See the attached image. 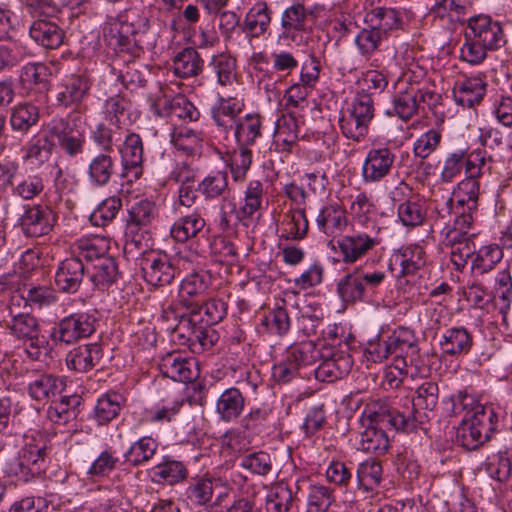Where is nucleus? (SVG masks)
<instances>
[{"instance_id": "nucleus-29", "label": "nucleus", "mask_w": 512, "mask_h": 512, "mask_svg": "<svg viewBox=\"0 0 512 512\" xmlns=\"http://www.w3.org/2000/svg\"><path fill=\"white\" fill-rule=\"evenodd\" d=\"M30 36L43 47L56 49L63 42L64 32L54 22L38 19L30 27Z\"/></svg>"}, {"instance_id": "nucleus-48", "label": "nucleus", "mask_w": 512, "mask_h": 512, "mask_svg": "<svg viewBox=\"0 0 512 512\" xmlns=\"http://www.w3.org/2000/svg\"><path fill=\"white\" fill-rule=\"evenodd\" d=\"M157 447L155 439L145 436L134 442L124 456L131 465L138 466L149 461L156 453Z\"/></svg>"}, {"instance_id": "nucleus-25", "label": "nucleus", "mask_w": 512, "mask_h": 512, "mask_svg": "<svg viewBox=\"0 0 512 512\" xmlns=\"http://www.w3.org/2000/svg\"><path fill=\"white\" fill-rule=\"evenodd\" d=\"M50 72L43 63H29L22 68L20 81L27 94H46Z\"/></svg>"}, {"instance_id": "nucleus-62", "label": "nucleus", "mask_w": 512, "mask_h": 512, "mask_svg": "<svg viewBox=\"0 0 512 512\" xmlns=\"http://www.w3.org/2000/svg\"><path fill=\"white\" fill-rule=\"evenodd\" d=\"M228 187L227 175L217 172L206 176L199 184L197 190L206 198L214 199L221 196Z\"/></svg>"}, {"instance_id": "nucleus-33", "label": "nucleus", "mask_w": 512, "mask_h": 512, "mask_svg": "<svg viewBox=\"0 0 512 512\" xmlns=\"http://www.w3.org/2000/svg\"><path fill=\"white\" fill-rule=\"evenodd\" d=\"M204 227V218L194 212L178 218L171 226L170 235L175 241L184 243L196 238Z\"/></svg>"}, {"instance_id": "nucleus-60", "label": "nucleus", "mask_w": 512, "mask_h": 512, "mask_svg": "<svg viewBox=\"0 0 512 512\" xmlns=\"http://www.w3.org/2000/svg\"><path fill=\"white\" fill-rule=\"evenodd\" d=\"M212 66L221 86L233 85L236 80V62L233 58L224 54L217 55L212 60Z\"/></svg>"}, {"instance_id": "nucleus-3", "label": "nucleus", "mask_w": 512, "mask_h": 512, "mask_svg": "<svg viewBox=\"0 0 512 512\" xmlns=\"http://www.w3.org/2000/svg\"><path fill=\"white\" fill-rule=\"evenodd\" d=\"M499 417L491 405H477L470 417L462 420L456 441L467 450H476L497 430Z\"/></svg>"}, {"instance_id": "nucleus-40", "label": "nucleus", "mask_w": 512, "mask_h": 512, "mask_svg": "<svg viewBox=\"0 0 512 512\" xmlns=\"http://www.w3.org/2000/svg\"><path fill=\"white\" fill-rule=\"evenodd\" d=\"M294 502V494L289 485L279 481L272 485L266 499L267 512H289Z\"/></svg>"}, {"instance_id": "nucleus-4", "label": "nucleus", "mask_w": 512, "mask_h": 512, "mask_svg": "<svg viewBox=\"0 0 512 512\" xmlns=\"http://www.w3.org/2000/svg\"><path fill=\"white\" fill-rule=\"evenodd\" d=\"M286 99L287 115L282 114L276 122L273 144L278 151L291 153L299 140L297 118L301 116V112L307 106V102L306 98Z\"/></svg>"}, {"instance_id": "nucleus-2", "label": "nucleus", "mask_w": 512, "mask_h": 512, "mask_svg": "<svg viewBox=\"0 0 512 512\" xmlns=\"http://www.w3.org/2000/svg\"><path fill=\"white\" fill-rule=\"evenodd\" d=\"M485 159L481 153H471L465 161V178L460 181L449 198L447 204L453 215H460L459 223L464 227H471L473 214L478 209L480 195V182L482 167Z\"/></svg>"}, {"instance_id": "nucleus-15", "label": "nucleus", "mask_w": 512, "mask_h": 512, "mask_svg": "<svg viewBox=\"0 0 512 512\" xmlns=\"http://www.w3.org/2000/svg\"><path fill=\"white\" fill-rule=\"evenodd\" d=\"M395 161L394 153L386 147L371 149L362 167L365 182H378L386 177Z\"/></svg>"}, {"instance_id": "nucleus-24", "label": "nucleus", "mask_w": 512, "mask_h": 512, "mask_svg": "<svg viewBox=\"0 0 512 512\" xmlns=\"http://www.w3.org/2000/svg\"><path fill=\"white\" fill-rule=\"evenodd\" d=\"M117 173V162L109 153L94 156L88 164L87 176L92 186L104 187Z\"/></svg>"}, {"instance_id": "nucleus-58", "label": "nucleus", "mask_w": 512, "mask_h": 512, "mask_svg": "<svg viewBox=\"0 0 512 512\" xmlns=\"http://www.w3.org/2000/svg\"><path fill=\"white\" fill-rule=\"evenodd\" d=\"M262 325L271 334L282 336L290 329V318L286 308L277 306L270 311L263 319Z\"/></svg>"}, {"instance_id": "nucleus-37", "label": "nucleus", "mask_w": 512, "mask_h": 512, "mask_svg": "<svg viewBox=\"0 0 512 512\" xmlns=\"http://www.w3.org/2000/svg\"><path fill=\"white\" fill-rule=\"evenodd\" d=\"M503 257V252L497 245L481 247L472 256L471 272L473 276H482L494 269Z\"/></svg>"}, {"instance_id": "nucleus-38", "label": "nucleus", "mask_w": 512, "mask_h": 512, "mask_svg": "<svg viewBox=\"0 0 512 512\" xmlns=\"http://www.w3.org/2000/svg\"><path fill=\"white\" fill-rule=\"evenodd\" d=\"M397 215L403 226L415 228L423 224L427 210L422 200L412 197L399 204Z\"/></svg>"}, {"instance_id": "nucleus-54", "label": "nucleus", "mask_w": 512, "mask_h": 512, "mask_svg": "<svg viewBox=\"0 0 512 512\" xmlns=\"http://www.w3.org/2000/svg\"><path fill=\"white\" fill-rule=\"evenodd\" d=\"M122 208V200L118 196H111L91 214L90 220L97 226H105L110 223Z\"/></svg>"}, {"instance_id": "nucleus-63", "label": "nucleus", "mask_w": 512, "mask_h": 512, "mask_svg": "<svg viewBox=\"0 0 512 512\" xmlns=\"http://www.w3.org/2000/svg\"><path fill=\"white\" fill-rule=\"evenodd\" d=\"M53 146V142L47 137L39 138L27 145L23 158L25 161H30L33 164L40 165L48 161L51 156Z\"/></svg>"}, {"instance_id": "nucleus-57", "label": "nucleus", "mask_w": 512, "mask_h": 512, "mask_svg": "<svg viewBox=\"0 0 512 512\" xmlns=\"http://www.w3.org/2000/svg\"><path fill=\"white\" fill-rule=\"evenodd\" d=\"M383 32L374 27L367 29L363 28L356 36L355 44L364 57L367 59L378 50L382 40Z\"/></svg>"}, {"instance_id": "nucleus-13", "label": "nucleus", "mask_w": 512, "mask_h": 512, "mask_svg": "<svg viewBox=\"0 0 512 512\" xmlns=\"http://www.w3.org/2000/svg\"><path fill=\"white\" fill-rule=\"evenodd\" d=\"M28 394L36 401H48L61 395L66 385L57 376L42 372H32L28 376Z\"/></svg>"}, {"instance_id": "nucleus-43", "label": "nucleus", "mask_w": 512, "mask_h": 512, "mask_svg": "<svg viewBox=\"0 0 512 512\" xmlns=\"http://www.w3.org/2000/svg\"><path fill=\"white\" fill-rule=\"evenodd\" d=\"M321 71V63L318 57L314 54H310L308 59L303 62L300 73V80L298 83L290 86L285 94L291 90L299 89L298 93L308 94L309 88H313L319 80Z\"/></svg>"}, {"instance_id": "nucleus-49", "label": "nucleus", "mask_w": 512, "mask_h": 512, "mask_svg": "<svg viewBox=\"0 0 512 512\" xmlns=\"http://www.w3.org/2000/svg\"><path fill=\"white\" fill-rule=\"evenodd\" d=\"M118 270L113 257L106 256L92 264L91 281L98 287H104L116 280Z\"/></svg>"}, {"instance_id": "nucleus-28", "label": "nucleus", "mask_w": 512, "mask_h": 512, "mask_svg": "<svg viewBox=\"0 0 512 512\" xmlns=\"http://www.w3.org/2000/svg\"><path fill=\"white\" fill-rule=\"evenodd\" d=\"M263 196V184L259 180H251L244 191L243 204L237 210L235 220L248 226L253 215L260 210Z\"/></svg>"}, {"instance_id": "nucleus-59", "label": "nucleus", "mask_w": 512, "mask_h": 512, "mask_svg": "<svg viewBox=\"0 0 512 512\" xmlns=\"http://www.w3.org/2000/svg\"><path fill=\"white\" fill-rule=\"evenodd\" d=\"M39 118L38 108L29 103L19 104L12 112L11 125L14 129L26 131L36 124Z\"/></svg>"}, {"instance_id": "nucleus-1", "label": "nucleus", "mask_w": 512, "mask_h": 512, "mask_svg": "<svg viewBox=\"0 0 512 512\" xmlns=\"http://www.w3.org/2000/svg\"><path fill=\"white\" fill-rule=\"evenodd\" d=\"M422 415H407L398 410H389L385 406L372 404L367 406L361 418L365 429L360 433L359 449L367 453L384 454L389 447V438L384 428L391 426L396 430L413 431L423 423Z\"/></svg>"}, {"instance_id": "nucleus-55", "label": "nucleus", "mask_w": 512, "mask_h": 512, "mask_svg": "<svg viewBox=\"0 0 512 512\" xmlns=\"http://www.w3.org/2000/svg\"><path fill=\"white\" fill-rule=\"evenodd\" d=\"M123 165L126 168H135L142 163L143 144L139 135L131 133L121 149Z\"/></svg>"}, {"instance_id": "nucleus-30", "label": "nucleus", "mask_w": 512, "mask_h": 512, "mask_svg": "<svg viewBox=\"0 0 512 512\" xmlns=\"http://www.w3.org/2000/svg\"><path fill=\"white\" fill-rule=\"evenodd\" d=\"M125 405L126 398L121 393L107 392L97 400L94 419L99 425H106L119 415Z\"/></svg>"}, {"instance_id": "nucleus-39", "label": "nucleus", "mask_w": 512, "mask_h": 512, "mask_svg": "<svg viewBox=\"0 0 512 512\" xmlns=\"http://www.w3.org/2000/svg\"><path fill=\"white\" fill-rule=\"evenodd\" d=\"M203 60L200 58L198 52L192 48L187 47L180 51L173 60L174 73L179 77H193L202 71Z\"/></svg>"}, {"instance_id": "nucleus-27", "label": "nucleus", "mask_w": 512, "mask_h": 512, "mask_svg": "<svg viewBox=\"0 0 512 512\" xmlns=\"http://www.w3.org/2000/svg\"><path fill=\"white\" fill-rule=\"evenodd\" d=\"M439 388L436 382L425 381L415 392L412 400V408L406 407L402 412L406 415L410 412L411 415H422L423 422L427 419L426 412L421 413L419 410L432 411L438 403Z\"/></svg>"}, {"instance_id": "nucleus-5", "label": "nucleus", "mask_w": 512, "mask_h": 512, "mask_svg": "<svg viewBox=\"0 0 512 512\" xmlns=\"http://www.w3.org/2000/svg\"><path fill=\"white\" fill-rule=\"evenodd\" d=\"M96 318L86 313H75L63 318L52 330L51 336L66 344L91 336L96 330Z\"/></svg>"}, {"instance_id": "nucleus-50", "label": "nucleus", "mask_w": 512, "mask_h": 512, "mask_svg": "<svg viewBox=\"0 0 512 512\" xmlns=\"http://www.w3.org/2000/svg\"><path fill=\"white\" fill-rule=\"evenodd\" d=\"M401 275H412L425 265V251L422 246L413 244L401 251Z\"/></svg>"}, {"instance_id": "nucleus-7", "label": "nucleus", "mask_w": 512, "mask_h": 512, "mask_svg": "<svg viewBox=\"0 0 512 512\" xmlns=\"http://www.w3.org/2000/svg\"><path fill=\"white\" fill-rule=\"evenodd\" d=\"M381 243V235H375L372 231L370 233H364L359 230L355 232L351 231L350 234L342 236L337 241L338 248L342 255V261L345 264H354Z\"/></svg>"}, {"instance_id": "nucleus-45", "label": "nucleus", "mask_w": 512, "mask_h": 512, "mask_svg": "<svg viewBox=\"0 0 512 512\" xmlns=\"http://www.w3.org/2000/svg\"><path fill=\"white\" fill-rule=\"evenodd\" d=\"M366 18L374 24V28L383 32V35L402 24L401 13L394 8L376 7L367 13Z\"/></svg>"}, {"instance_id": "nucleus-46", "label": "nucleus", "mask_w": 512, "mask_h": 512, "mask_svg": "<svg viewBox=\"0 0 512 512\" xmlns=\"http://www.w3.org/2000/svg\"><path fill=\"white\" fill-rule=\"evenodd\" d=\"M128 26L124 23L113 19L108 22L103 29L104 40L108 46L117 52L129 50L131 46V38L127 35Z\"/></svg>"}, {"instance_id": "nucleus-21", "label": "nucleus", "mask_w": 512, "mask_h": 512, "mask_svg": "<svg viewBox=\"0 0 512 512\" xmlns=\"http://www.w3.org/2000/svg\"><path fill=\"white\" fill-rule=\"evenodd\" d=\"M309 230V221L306 216L305 207L291 206L283 215L281 220L280 239L301 241Z\"/></svg>"}, {"instance_id": "nucleus-51", "label": "nucleus", "mask_w": 512, "mask_h": 512, "mask_svg": "<svg viewBox=\"0 0 512 512\" xmlns=\"http://www.w3.org/2000/svg\"><path fill=\"white\" fill-rule=\"evenodd\" d=\"M334 500L332 490L324 485H311L306 512H327Z\"/></svg>"}, {"instance_id": "nucleus-36", "label": "nucleus", "mask_w": 512, "mask_h": 512, "mask_svg": "<svg viewBox=\"0 0 512 512\" xmlns=\"http://www.w3.org/2000/svg\"><path fill=\"white\" fill-rule=\"evenodd\" d=\"M387 338L395 360L402 359L410 351H415V348L418 346V339L414 330L408 327H397Z\"/></svg>"}, {"instance_id": "nucleus-14", "label": "nucleus", "mask_w": 512, "mask_h": 512, "mask_svg": "<svg viewBox=\"0 0 512 512\" xmlns=\"http://www.w3.org/2000/svg\"><path fill=\"white\" fill-rule=\"evenodd\" d=\"M53 224L54 215L52 210L41 205L27 207L20 219L23 232L30 237H40L48 234Z\"/></svg>"}, {"instance_id": "nucleus-31", "label": "nucleus", "mask_w": 512, "mask_h": 512, "mask_svg": "<svg viewBox=\"0 0 512 512\" xmlns=\"http://www.w3.org/2000/svg\"><path fill=\"white\" fill-rule=\"evenodd\" d=\"M243 107L244 103L238 98H218L211 109L212 117L219 127L232 129Z\"/></svg>"}, {"instance_id": "nucleus-16", "label": "nucleus", "mask_w": 512, "mask_h": 512, "mask_svg": "<svg viewBox=\"0 0 512 512\" xmlns=\"http://www.w3.org/2000/svg\"><path fill=\"white\" fill-rule=\"evenodd\" d=\"M84 274V263L71 254V257L60 262L55 274V284L63 292L75 293L83 281Z\"/></svg>"}, {"instance_id": "nucleus-10", "label": "nucleus", "mask_w": 512, "mask_h": 512, "mask_svg": "<svg viewBox=\"0 0 512 512\" xmlns=\"http://www.w3.org/2000/svg\"><path fill=\"white\" fill-rule=\"evenodd\" d=\"M466 31L489 50H496L505 42L499 22L493 21L489 16L479 15L470 18Z\"/></svg>"}, {"instance_id": "nucleus-19", "label": "nucleus", "mask_w": 512, "mask_h": 512, "mask_svg": "<svg viewBox=\"0 0 512 512\" xmlns=\"http://www.w3.org/2000/svg\"><path fill=\"white\" fill-rule=\"evenodd\" d=\"M316 225L327 236L341 235L348 225L345 209L336 203L323 206L316 217Z\"/></svg>"}, {"instance_id": "nucleus-41", "label": "nucleus", "mask_w": 512, "mask_h": 512, "mask_svg": "<svg viewBox=\"0 0 512 512\" xmlns=\"http://www.w3.org/2000/svg\"><path fill=\"white\" fill-rule=\"evenodd\" d=\"M80 403L78 395L61 396L59 400H52L47 416L54 423H66L76 416V408Z\"/></svg>"}, {"instance_id": "nucleus-32", "label": "nucleus", "mask_w": 512, "mask_h": 512, "mask_svg": "<svg viewBox=\"0 0 512 512\" xmlns=\"http://www.w3.org/2000/svg\"><path fill=\"white\" fill-rule=\"evenodd\" d=\"M245 398L237 388L226 389L218 398L216 411L223 421L230 422L243 412Z\"/></svg>"}, {"instance_id": "nucleus-53", "label": "nucleus", "mask_w": 512, "mask_h": 512, "mask_svg": "<svg viewBox=\"0 0 512 512\" xmlns=\"http://www.w3.org/2000/svg\"><path fill=\"white\" fill-rule=\"evenodd\" d=\"M10 331L19 339H35L38 336L39 324L29 312L11 319Z\"/></svg>"}, {"instance_id": "nucleus-26", "label": "nucleus", "mask_w": 512, "mask_h": 512, "mask_svg": "<svg viewBox=\"0 0 512 512\" xmlns=\"http://www.w3.org/2000/svg\"><path fill=\"white\" fill-rule=\"evenodd\" d=\"M51 450L49 441L42 435L27 442L22 449L20 464L32 473H40Z\"/></svg>"}, {"instance_id": "nucleus-8", "label": "nucleus", "mask_w": 512, "mask_h": 512, "mask_svg": "<svg viewBox=\"0 0 512 512\" xmlns=\"http://www.w3.org/2000/svg\"><path fill=\"white\" fill-rule=\"evenodd\" d=\"M210 285V276L204 271L188 274L180 283L177 303L183 309L202 308L203 295Z\"/></svg>"}, {"instance_id": "nucleus-56", "label": "nucleus", "mask_w": 512, "mask_h": 512, "mask_svg": "<svg viewBox=\"0 0 512 512\" xmlns=\"http://www.w3.org/2000/svg\"><path fill=\"white\" fill-rule=\"evenodd\" d=\"M288 356L298 364L299 368H302L314 365L320 357V352L312 341H305L291 346Z\"/></svg>"}, {"instance_id": "nucleus-52", "label": "nucleus", "mask_w": 512, "mask_h": 512, "mask_svg": "<svg viewBox=\"0 0 512 512\" xmlns=\"http://www.w3.org/2000/svg\"><path fill=\"white\" fill-rule=\"evenodd\" d=\"M171 141L178 149L193 153L201 146L202 138L193 129L187 126H179L173 129Z\"/></svg>"}, {"instance_id": "nucleus-11", "label": "nucleus", "mask_w": 512, "mask_h": 512, "mask_svg": "<svg viewBox=\"0 0 512 512\" xmlns=\"http://www.w3.org/2000/svg\"><path fill=\"white\" fill-rule=\"evenodd\" d=\"M150 107L159 117H168L171 121H196L199 112L188 98H150Z\"/></svg>"}, {"instance_id": "nucleus-61", "label": "nucleus", "mask_w": 512, "mask_h": 512, "mask_svg": "<svg viewBox=\"0 0 512 512\" xmlns=\"http://www.w3.org/2000/svg\"><path fill=\"white\" fill-rule=\"evenodd\" d=\"M240 466L253 474L264 476L272 470V461L268 453L258 451L243 455Z\"/></svg>"}, {"instance_id": "nucleus-42", "label": "nucleus", "mask_w": 512, "mask_h": 512, "mask_svg": "<svg viewBox=\"0 0 512 512\" xmlns=\"http://www.w3.org/2000/svg\"><path fill=\"white\" fill-rule=\"evenodd\" d=\"M340 298L346 303L362 301L365 295V287L359 276V268L345 275L337 284Z\"/></svg>"}, {"instance_id": "nucleus-34", "label": "nucleus", "mask_w": 512, "mask_h": 512, "mask_svg": "<svg viewBox=\"0 0 512 512\" xmlns=\"http://www.w3.org/2000/svg\"><path fill=\"white\" fill-rule=\"evenodd\" d=\"M168 329H172L174 338L180 345H186L193 351H202L213 345L209 335H205L202 330H190L181 320H177L174 325H169Z\"/></svg>"}, {"instance_id": "nucleus-23", "label": "nucleus", "mask_w": 512, "mask_h": 512, "mask_svg": "<svg viewBox=\"0 0 512 512\" xmlns=\"http://www.w3.org/2000/svg\"><path fill=\"white\" fill-rule=\"evenodd\" d=\"M102 356L103 353L99 344L80 345L68 353L66 363L68 368L79 373H86L100 362Z\"/></svg>"}, {"instance_id": "nucleus-9", "label": "nucleus", "mask_w": 512, "mask_h": 512, "mask_svg": "<svg viewBox=\"0 0 512 512\" xmlns=\"http://www.w3.org/2000/svg\"><path fill=\"white\" fill-rule=\"evenodd\" d=\"M145 281L153 286H164L172 282L176 269L166 254L147 253L140 261Z\"/></svg>"}, {"instance_id": "nucleus-44", "label": "nucleus", "mask_w": 512, "mask_h": 512, "mask_svg": "<svg viewBox=\"0 0 512 512\" xmlns=\"http://www.w3.org/2000/svg\"><path fill=\"white\" fill-rule=\"evenodd\" d=\"M152 479L156 482H165L173 485L187 477L184 464L176 460H165L152 468Z\"/></svg>"}, {"instance_id": "nucleus-6", "label": "nucleus", "mask_w": 512, "mask_h": 512, "mask_svg": "<svg viewBox=\"0 0 512 512\" xmlns=\"http://www.w3.org/2000/svg\"><path fill=\"white\" fill-rule=\"evenodd\" d=\"M307 20L308 15L304 5L297 3L286 8L281 17L280 38L296 46L307 44L311 34Z\"/></svg>"}, {"instance_id": "nucleus-22", "label": "nucleus", "mask_w": 512, "mask_h": 512, "mask_svg": "<svg viewBox=\"0 0 512 512\" xmlns=\"http://www.w3.org/2000/svg\"><path fill=\"white\" fill-rule=\"evenodd\" d=\"M110 241L101 236L93 235L76 240L71 246V254L76 258L87 261L97 262L102 257L108 256Z\"/></svg>"}, {"instance_id": "nucleus-47", "label": "nucleus", "mask_w": 512, "mask_h": 512, "mask_svg": "<svg viewBox=\"0 0 512 512\" xmlns=\"http://www.w3.org/2000/svg\"><path fill=\"white\" fill-rule=\"evenodd\" d=\"M261 135V121L259 115L248 114L237 122L235 126V138L240 147L248 148L255 143Z\"/></svg>"}, {"instance_id": "nucleus-18", "label": "nucleus", "mask_w": 512, "mask_h": 512, "mask_svg": "<svg viewBox=\"0 0 512 512\" xmlns=\"http://www.w3.org/2000/svg\"><path fill=\"white\" fill-rule=\"evenodd\" d=\"M158 216V209L154 202L147 199L140 200L128 209L126 219V234L136 236L142 230L152 225Z\"/></svg>"}, {"instance_id": "nucleus-64", "label": "nucleus", "mask_w": 512, "mask_h": 512, "mask_svg": "<svg viewBox=\"0 0 512 512\" xmlns=\"http://www.w3.org/2000/svg\"><path fill=\"white\" fill-rule=\"evenodd\" d=\"M120 458L111 448L102 451L88 470L91 476H108L118 465Z\"/></svg>"}, {"instance_id": "nucleus-12", "label": "nucleus", "mask_w": 512, "mask_h": 512, "mask_svg": "<svg viewBox=\"0 0 512 512\" xmlns=\"http://www.w3.org/2000/svg\"><path fill=\"white\" fill-rule=\"evenodd\" d=\"M159 370L163 376L183 383L192 382L198 376L196 362L178 352L166 354L159 363Z\"/></svg>"}, {"instance_id": "nucleus-35", "label": "nucleus", "mask_w": 512, "mask_h": 512, "mask_svg": "<svg viewBox=\"0 0 512 512\" xmlns=\"http://www.w3.org/2000/svg\"><path fill=\"white\" fill-rule=\"evenodd\" d=\"M271 22V10L266 2L254 4L244 20V30L253 37L263 35L269 28Z\"/></svg>"}, {"instance_id": "nucleus-20", "label": "nucleus", "mask_w": 512, "mask_h": 512, "mask_svg": "<svg viewBox=\"0 0 512 512\" xmlns=\"http://www.w3.org/2000/svg\"><path fill=\"white\" fill-rule=\"evenodd\" d=\"M353 365L352 358L345 352H336L323 360L315 369V378L322 382H333L347 375Z\"/></svg>"}, {"instance_id": "nucleus-17", "label": "nucleus", "mask_w": 512, "mask_h": 512, "mask_svg": "<svg viewBox=\"0 0 512 512\" xmlns=\"http://www.w3.org/2000/svg\"><path fill=\"white\" fill-rule=\"evenodd\" d=\"M473 344V335L463 326L446 329L439 340L441 351L452 357L467 355Z\"/></svg>"}]
</instances>
